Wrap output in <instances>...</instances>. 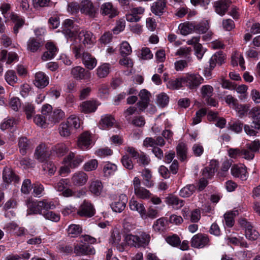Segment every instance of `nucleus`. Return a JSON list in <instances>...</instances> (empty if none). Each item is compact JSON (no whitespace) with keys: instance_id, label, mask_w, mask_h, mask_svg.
<instances>
[{"instance_id":"1","label":"nucleus","mask_w":260,"mask_h":260,"mask_svg":"<svg viewBox=\"0 0 260 260\" xmlns=\"http://www.w3.org/2000/svg\"><path fill=\"white\" fill-rule=\"evenodd\" d=\"M204 80V78L199 74L187 73L182 77L183 84L190 90L197 89Z\"/></svg>"},{"instance_id":"2","label":"nucleus","mask_w":260,"mask_h":260,"mask_svg":"<svg viewBox=\"0 0 260 260\" xmlns=\"http://www.w3.org/2000/svg\"><path fill=\"white\" fill-rule=\"evenodd\" d=\"M125 239L128 245L141 247L146 246L149 243L150 236L149 234L142 232L139 233V235H128Z\"/></svg>"},{"instance_id":"3","label":"nucleus","mask_w":260,"mask_h":260,"mask_svg":"<svg viewBox=\"0 0 260 260\" xmlns=\"http://www.w3.org/2000/svg\"><path fill=\"white\" fill-rule=\"evenodd\" d=\"M190 244L191 247L193 248H203L210 245V240L207 235L198 233L192 237Z\"/></svg>"},{"instance_id":"4","label":"nucleus","mask_w":260,"mask_h":260,"mask_svg":"<svg viewBox=\"0 0 260 260\" xmlns=\"http://www.w3.org/2000/svg\"><path fill=\"white\" fill-rule=\"evenodd\" d=\"M109 243L116 247L119 251H123L124 242L122 239V234L119 229L116 228L112 230L109 238Z\"/></svg>"},{"instance_id":"5","label":"nucleus","mask_w":260,"mask_h":260,"mask_svg":"<svg viewBox=\"0 0 260 260\" xmlns=\"http://www.w3.org/2000/svg\"><path fill=\"white\" fill-rule=\"evenodd\" d=\"M78 38L85 47L90 48L95 43V37L91 31L82 30L78 34Z\"/></svg>"},{"instance_id":"6","label":"nucleus","mask_w":260,"mask_h":260,"mask_svg":"<svg viewBox=\"0 0 260 260\" xmlns=\"http://www.w3.org/2000/svg\"><path fill=\"white\" fill-rule=\"evenodd\" d=\"M71 75L76 80H87L91 78V73L81 66H76L72 68Z\"/></svg>"},{"instance_id":"7","label":"nucleus","mask_w":260,"mask_h":260,"mask_svg":"<svg viewBox=\"0 0 260 260\" xmlns=\"http://www.w3.org/2000/svg\"><path fill=\"white\" fill-rule=\"evenodd\" d=\"M80 12L90 18H94L98 14V10L92 3L88 0L83 1L80 3Z\"/></svg>"},{"instance_id":"8","label":"nucleus","mask_w":260,"mask_h":260,"mask_svg":"<svg viewBox=\"0 0 260 260\" xmlns=\"http://www.w3.org/2000/svg\"><path fill=\"white\" fill-rule=\"evenodd\" d=\"M240 224L245 229V235L248 239L250 240H255L259 236L258 232L253 229L252 226L246 219H241L240 221Z\"/></svg>"},{"instance_id":"9","label":"nucleus","mask_w":260,"mask_h":260,"mask_svg":"<svg viewBox=\"0 0 260 260\" xmlns=\"http://www.w3.org/2000/svg\"><path fill=\"white\" fill-rule=\"evenodd\" d=\"M100 12L102 15L108 16L110 18L116 17L119 14L117 8L110 2L103 4L100 7Z\"/></svg>"},{"instance_id":"10","label":"nucleus","mask_w":260,"mask_h":260,"mask_svg":"<svg viewBox=\"0 0 260 260\" xmlns=\"http://www.w3.org/2000/svg\"><path fill=\"white\" fill-rule=\"evenodd\" d=\"M84 158L83 156H75L74 153L71 152L64 158L63 161L71 168L74 169L78 167L83 162Z\"/></svg>"},{"instance_id":"11","label":"nucleus","mask_w":260,"mask_h":260,"mask_svg":"<svg viewBox=\"0 0 260 260\" xmlns=\"http://www.w3.org/2000/svg\"><path fill=\"white\" fill-rule=\"evenodd\" d=\"M77 213L80 216L90 217L94 214V209L90 203L84 201L81 205Z\"/></svg>"},{"instance_id":"12","label":"nucleus","mask_w":260,"mask_h":260,"mask_svg":"<svg viewBox=\"0 0 260 260\" xmlns=\"http://www.w3.org/2000/svg\"><path fill=\"white\" fill-rule=\"evenodd\" d=\"M231 4L230 0H219L214 3L215 12L220 16H223L227 12Z\"/></svg>"},{"instance_id":"13","label":"nucleus","mask_w":260,"mask_h":260,"mask_svg":"<svg viewBox=\"0 0 260 260\" xmlns=\"http://www.w3.org/2000/svg\"><path fill=\"white\" fill-rule=\"evenodd\" d=\"M50 154V150L44 144H41L37 147L35 154L36 158L40 161H44Z\"/></svg>"},{"instance_id":"14","label":"nucleus","mask_w":260,"mask_h":260,"mask_svg":"<svg viewBox=\"0 0 260 260\" xmlns=\"http://www.w3.org/2000/svg\"><path fill=\"white\" fill-rule=\"evenodd\" d=\"M88 178V176L85 173L82 171H78L73 175L71 181L74 185L81 186L86 184Z\"/></svg>"},{"instance_id":"15","label":"nucleus","mask_w":260,"mask_h":260,"mask_svg":"<svg viewBox=\"0 0 260 260\" xmlns=\"http://www.w3.org/2000/svg\"><path fill=\"white\" fill-rule=\"evenodd\" d=\"M91 134L86 131L81 134L78 141V146L82 150H86L88 148L91 144Z\"/></svg>"},{"instance_id":"16","label":"nucleus","mask_w":260,"mask_h":260,"mask_svg":"<svg viewBox=\"0 0 260 260\" xmlns=\"http://www.w3.org/2000/svg\"><path fill=\"white\" fill-rule=\"evenodd\" d=\"M47 51L43 54L41 58L43 61L50 60L54 57L57 52V48L51 42H47L45 45Z\"/></svg>"},{"instance_id":"17","label":"nucleus","mask_w":260,"mask_h":260,"mask_svg":"<svg viewBox=\"0 0 260 260\" xmlns=\"http://www.w3.org/2000/svg\"><path fill=\"white\" fill-rule=\"evenodd\" d=\"M139 95L141 100L137 105L140 111H144L148 107L151 94L146 89H144L140 91Z\"/></svg>"},{"instance_id":"18","label":"nucleus","mask_w":260,"mask_h":260,"mask_svg":"<svg viewBox=\"0 0 260 260\" xmlns=\"http://www.w3.org/2000/svg\"><path fill=\"white\" fill-rule=\"evenodd\" d=\"M99 105L100 104L96 101H86L81 104L80 110L85 113L94 112Z\"/></svg>"},{"instance_id":"19","label":"nucleus","mask_w":260,"mask_h":260,"mask_svg":"<svg viewBox=\"0 0 260 260\" xmlns=\"http://www.w3.org/2000/svg\"><path fill=\"white\" fill-rule=\"evenodd\" d=\"M166 7L167 4L165 0H158L152 3L151 11L154 15L160 16L165 13Z\"/></svg>"},{"instance_id":"20","label":"nucleus","mask_w":260,"mask_h":260,"mask_svg":"<svg viewBox=\"0 0 260 260\" xmlns=\"http://www.w3.org/2000/svg\"><path fill=\"white\" fill-rule=\"evenodd\" d=\"M231 173L233 176L240 178L242 180H246L248 177L246 167L243 165H234L232 166Z\"/></svg>"},{"instance_id":"21","label":"nucleus","mask_w":260,"mask_h":260,"mask_svg":"<svg viewBox=\"0 0 260 260\" xmlns=\"http://www.w3.org/2000/svg\"><path fill=\"white\" fill-rule=\"evenodd\" d=\"M127 201L126 196L121 194L119 197L118 201H115L111 204V208L115 212H121L125 209Z\"/></svg>"},{"instance_id":"22","label":"nucleus","mask_w":260,"mask_h":260,"mask_svg":"<svg viewBox=\"0 0 260 260\" xmlns=\"http://www.w3.org/2000/svg\"><path fill=\"white\" fill-rule=\"evenodd\" d=\"M34 84L38 88H42L49 84V78L44 73L42 72H38L35 75Z\"/></svg>"},{"instance_id":"23","label":"nucleus","mask_w":260,"mask_h":260,"mask_svg":"<svg viewBox=\"0 0 260 260\" xmlns=\"http://www.w3.org/2000/svg\"><path fill=\"white\" fill-rule=\"evenodd\" d=\"M82 62L87 69L91 70L93 69L96 66L97 60L95 57H93L88 52H83Z\"/></svg>"},{"instance_id":"24","label":"nucleus","mask_w":260,"mask_h":260,"mask_svg":"<svg viewBox=\"0 0 260 260\" xmlns=\"http://www.w3.org/2000/svg\"><path fill=\"white\" fill-rule=\"evenodd\" d=\"M74 253L78 255L93 254L95 253V250L85 244H77L74 246Z\"/></svg>"},{"instance_id":"25","label":"nucleus","mask_w":260,"mask_h":260,"mask_svg":"<svg viewBox=\"0 0 260 260\" xmlns=\"http://www.w3.org/2000/svg\"><path fill=\"white\" fill-rule=\"evenodd\" d=\"M64 116V112L61 109H57L49 114L48 121L50 122V124H53L59 122Z\"/></svg>"},{"instance_id":"26","label":"nucleus","mask_w":260,"mask_h":260,"mask_svg":"<svg viewBox=\"0 0 260 260\" xmlns=\"http://www.w3.org/2000/svg\"><path fill=\"white\" fill-rule=\"evenodd\" d=\"M166 203L176 209H180L184 204V201L179 199L173 194H169L166 198Z\"/></svg>"},{"instance_id":"27","label":"nucleus","mask_w":260,"mask_h":260,"mask_svg":"<svg viewBox=\"0 0 260 260\" xmlns=\"http://www.w3.org/2000/svg\"><path fill=\"white\" fill-rule=\"evenodd\" d=\"M249 114L253 119L252 124L256 129L260 128V107H255L251 109Z\"/></svg>"},{"instance_id":"28","label":"nucleus","mask_w":260,"mask_h":260,"mask_svg":"<svg viewBox=\"0 0 260 260\" xmlns=\"http://www.w3.org/2000/svg\"><path fill=\"white\" fill-rule=\"evenodd\" d=\"M43 46V43L35 38H30L27 42V50L31 52L39 51Z\"/></svg>"},{"instance_id":"29","label":"nucleus","mask_w":260,"mask_h":260,"mask_svg":"<svg viewBox=\"0 0 260 260\" xmlns=\"http://www.w3.org/2000/svg\"><path fill=\"white\" fill-rule=\"evenodd\" d=\"M3 178L4 181L8 184L13 181L17 182L19 180V178L14 173L12 170L7 167L4 169Z\"/></svg>"},{"instance_id":"30","label":"nucleus","mask_w":260,"mask_h":260,"mask_svg":"<svg viewBox=\"0 0 260 260\" xmlns=\"http://www.w3.org/2000/svg\"><path fill=\"white\" fill-rule=\"evenodd\" d=\"M115 122L111 115L106 114L102 116L99 125L102 129H105L112 126Z\"/></svg>"},{"instance_id":"31","label":"nucleus","mask_w":260,"mask_h":260,"mask_svg":"<svg viewBox=\"0 0 260 260\" xmlns=\"http://www.w3.org/2000/svg\"><path fill=\"white\" fill-rule=\"evenodd\" d=\"M194 27V22H188L180 24L178 26V29L181 35L186 36L193 31Z\"/></svg>"},{"instance_id":"32","label":"nucleus","mask_w":260,"mask_h":260,"mask_svg":"<svg viewBox=\"0 0 260 260\" xmlns=\"http://www.w3.org/2000/svg\"><path fill=\"white\" fill-rule=\"evenodd\" d=\"M129 206L131 210L137 211L139 213L141 217H142L145 210L143 204L139 203L136 200H131L129 201Z\"/></svg>"},{"instance_id":"33","label":"nucleus","mask_w":260,"mask_h":260,"mask_svg":"<svg viewBox=\"0 0 260 260\" xmlns=\"http://www.w3.org/2000/svg\"><path fill=\"white\" fill-rule=\"evenodd\" d=\"M18 146L20 153L22 155L26 154V151L31 147V142L25 137L21 138L19 140Z\"/></svg>"},{"instance_id":"34","label":"nucleus","mask_w":260,"mask_h":260,"mask_svg":"<svg viewBox=\"0 0 260 260\" xmlns=\"http://www.w3.org/2000/svg\"><path fill=\"white\" fill-rule=\"evenodd\" d=\"M110 64L104 63L100 65L96 69V75L99 78H104L110 73Z\"/></svg>"},{"instance_id":"35","label":"nucleus","mask_w":260,"mask_h":260,"mask_svg":"<svg viewBox=\"0 0 260 260\" xmlns=\"http://www.w3.org/2000/svg\"><path fill=\"white\" fill-rule=\"evenodd\" d=\"M34 121L36 125L42 128H46L50 124L48 121V117L43 114L37 115L34 119Z\"/></svg>"},{"instance_id":"36","label":"nucleus","mask_w":260,"mask_h":260,"mask_svg":"<svg viewBox=\"0 0 260 260\" xmlns=\"http://www.w3.org/2000/svg\"><path fill=\"white\" fill-rule=\"evenodd\" d=\"M187 148L183 143H180L176 147L177 155L181 161H184L187 156Z\"/></svg>"},{"instance_id":"37","label":"nucleus","mask_w":260,"mask_h":260,"mask_svg":"<svg viewBox=\"0 0 260 260\" xmlns=\"http://www.w3.org/2000/svg\"><path fill=\"white\" fill-rule=\"evenodd\" d=\"M43 210L42 207H39V202H31L28 204V210L27 214H42L43 213L42 212Z\"/></svg>"},{"instance_id":"38","label":"nucleus","mask_w":260,"mask_h":260,"mask_svg":"<svg viewBox=\"0 0 260 260\" xmlns=\"http://www.w3.org/2000/svg\"><path fill=\"white\" fill-rule=\"evenodd\" d=\"M11 17V19L15 23L14 32L16 34L18 32L19 29L23 25L24 20L21 17L15 14H12Z\"/></svg>"},{"instance_id":"39","label":"nucleus","mask_w":260,"mask_h":260,"mask_svg":"<svg viewBox=\"0 0 260 260\" xmlns=\"http://www.w3.org/2000/svg\"><path fill=\"white\" fill-rule=\"evenodd\" d=\"M89 189L96 196L100 195L103 189L102 182L99 180L92 181L91 182Z\"/></svg>"},{"instance_id":"40","label":"nucleus","mask_w":260,"mask_h":260,"mask_svg":"<svg viewBox=\"0 0 260 260\" xmlns=\"http://www.w3.org/2000/svg\"><path fill=\"white\" fill-rule=\"evenodd\" d=\"M167 220L164 217L157 219L153 225V229L157 232L164 231L167 227Z\"/></svg>"},{"instance_id":"41","label":"nucleus","mask_w":260,"mask_h":260,"mask_svg":"<svg viewBox=\"0 0 260 260\" xmlns=\"http://www.w3.org/2000/svg\"><path fill=\"white\" fill-rule=\"evenodd\" d=\"M142 176L143 177V184L147 187L153 186V183L151 180L152 175L149 170L145 169L142 172Z\"/></svg>"},{"instance_id":"42","label":"nucleus","mask_w":260,"mask_h":260,"mask_svg":"<svg viewBox=\"0 0 260 260\" xmlns=\"http://www.w3.org/2000/svg\"><path fill=\"white\" fill-rule=\"evenodd\" d=\"M196 186L193 184H189L182 188L179 192V195L183 198L190 196L196 190Z\"/></svg>"},{"instance_id":"43","label":"nucleus","mask_w":260,"mask_h":260,"mask_svg":"<svg viewBox=\"0 0 260 260\" xmlns=\"http://www.w3.org/2000/svg\"><path fill=\"white\" fill-rule=\"evenodd\" d=\"M158 216V211L152 207H149L147 210L146 209L145 210L142 218L143 219H146L148 218L153 219L157 217Z\"/></svg>"},{"instance_id":"44","label":"nucleus","mask_w":260,"mask_h":260,"mask_svg":"<svg viewBox=\"0 0 260 260\" xmlns=\"http://www.w3.org/2000/svg\"><path fill=\"white\" fill-rule=\"evenodd\" d=\"M134 192L138 198L143 200L148 199L151 196V193L148 190L142 186L134 190Z\"/></svg>"},{"instance_id":"45","label":"nucleus","mask_w":260,"mask_h":260,"mask_svg":"<svg viewBox=\"0 0 260 260\" xmlns=\"http://www.w3.org/2000/svg\"><path fill=\"white\" fill-rule=\"evenodd\" d=\"M238 211H232L224 214V217L225 224L229 227H232L234 224V217L238 214Z\"/></svg>"},{"instance_id":"46","label":"nucleus","mask_w":260,"mask_h":260,"mask_svg":"<svg viewBox=\"0 0 260 260\" xmlns=\"http://www.w3.org/2000/svg\"><path fill=\"white\" fill-rule=\"evenodd\" d=\"M82 232V228L79 225L71 224L68 229V235L71 237H77Z\"/></svg>"},{"instance_id":"47","label":"nucleus","mask_w":260,"mask_h":260,"mask_svg":"<svg viewBox=\"0 0 260 260\" xmlns=\"http://www.w3.org/2000/svg\"><path fill=\"white\" fill-rule=\"evenodd\" d=\"M5 77L6 82L10 85L13 86L18 81L16 75L12 70L8 71L5 74Z\"/></svg>"},{"instance_id":"48","label":"nucleus","mask_w":260,"mask_h":260,"mask_svg":"<svg viewBox=\"0 0 260 260\" xmlns=\"http://www.w3.org/2000/svg\"><path fill=\"white\" fill-rule=\"evenodd\" d=\"M183 81L182 77L180 78H176L169 80L167 83V86L168 88L172 90H175L179 88L182 86Z\"/></svg>"},{"instance_id":"49","label":"nucleus","mask_w":260,"mask_h":260,"mask_svg":"<svg viewBox=\"0 0 260 260\" xmlns=\"http://www.w3.org/2000/svg\"><path fill=\"white\" fill-rule=\"evenodd\" d=\"M192 61L191 57H188V59L179 60L176 61L175 63V69L177 71H181L188 67V63Z\"/></svg>"},{"instance_id":"50","label":"nucleus","mask_w":260,"mask_h":260,"mask_svg":"<svg viewBox=\"0 0 260 260\" xmlns=\"http://www.w3.org/2000/svg\"><path fill=\"white\" fill-rule=\"evenodd\" d=\"M116 170L117 166L110 162L106 163L103 168V172L106 176H109L113 174Z\"/></svg>"},{"instance_id":"51","label":"nucleus","mask_w":260,"mask_h":260,"mask_svg":"<svg viewBox=\"0 0 260 260\" xmlns=\"http://www.w3.org/2000/svg\"><path fill=\"white\" fill-rule=\"evenodd\" d=\"M68 125L71 128L72 127L77 129L80 126V121L79 118L75 115L70 116L67 119V122Z\"/></svg>"},{"instance_id":"52","label":"nucleus","mask_w":260,"mask_h":260,"mask_svg":"<svg viewBox=\"0 0 260 260\" xmlns=\"http://www.w3.org/2000/svg\"><path fill=\"white\" fill-rule=\"evenodd\" d=\"M166 242L170 245L174 247H178L180 245L181 240L179 236L174 234L169 236L166 238Z\"/></svg>"},{"instance_id":"53","label":"nucleus","mask_w":260,"mask_h":260,"mask_svg":"<svg viewBox=\"0 0 260 260\" xmlns=\"http://www.w3.org/2000/svg\"><path fill=\"white\" fill-rule=\"evenodd\" d=\"M191 51L192 50L190 47H180L177 50L175 53V55L185 57L186 58V59H188V57H191L190 56Z\"/></svg>"},{"instance_id":"54","label":"nucleus","mask_w":260,"mask_h":260,"mask_svg":"<svg viewBox=\"0 0 260 260\" xmlns=\"http://www.w3.org/2000/svg\"><path fill=\"white\" fill-rule=\"evenodd\" d=\"M43 216L46 219L49 220L53 222H58L60 220L59 214L51 211L44 212Z\"/></svg>"},{"instance_id":"55","label":"nucleus","mask_w":260,"mask_h":260,"mask_svg":"<svg viewBox=\"0 0 260 260\" xmlns=\"http://www.w3.org/2000/svg\"><path fill=\"white\" fill-rule=\"evenodd\" d=\"M71 127L66 122L61 123L59 127L60 135L62 137H68L71 135Z\"/></svg>"},{"instance_id":"56","label":"nucleus","mask_w":260,"mask_h":260,"mask_svg":"<svg viewBox=\"0 0 260 260\" xmlns=\"http://www.w3.org/2000/svg\"><path fill=\"white\" fill-rule=\"evenodd\" d=\"M228 240L230 243L235 246L240 245L241 247H248V244L243 238L238 239L235 237H229L228 238Z\"/></svg>"},{"instance_id":"57","label":"nucleus","mask_w":260,"mask_h":260,"mask_svg":"<svg viewBox=\"0 0 260 260\" xmlns=\"http://www.w3.org/2000/svg\"><path fill=\"white\" fill-rule=\"evenodd\" d=\"M169 98L165 93H161L157 95V104L161 107H164L168 105Z\"/></svg>"},{"instance_id":"58","label":"nucleus","mask_w":260,"mask_h":260,"mask_svg":"<svg viewBox=\"0 0 260 260\" xmlns=\"http://www.w3.org/2000/svg\"><path fill=\"white\" fill-rule=\"evenodd\" d=\"M132 48L127 42H123L120 47V54L123 56H126L132 53Z\"/></svg>"},{"instance_id":"59","label":"nucleus","mask_w":260,"mask_h":260,"mask_svg":"<svg viewBox=\"0 0 260 260\" xmlns=\"http://www.w3.org/2000/svg\"><path fill=\"white\" fill-rule=\"evenodd\" d=\"M72 50L76 59L82 58L83 53L85 52L84 51L83 47L81 44L73 45L72 47Z\"/></svg>"},{"instance_id":"60","label":"nucleus","mask_w":260,"mask_h":260,"mask_svg":"<svg viewBox=\"0 0 260 260\" xmlns=\"http://www.w3.org/2000/svg\"><path fill=\"white\" fill-rule=\"evenodd\" d=\"M98 166V161L96 159H91L84 165L83 169L85 171L89 172L95 170Z\"/></svg>"},{"instance_id":"61","label":"nucleus","mask_w":260,"mask_h":260,"mask_svg":"<svg viewBox=\"0 0 260 260\" xmlns=\"http://www.w3.org/2000/svg\"><path fill=\"white\" fill-rule=\"evenodd\" d=\"M213 90V87L209 85H203L201 88L202 95L204 98L212 96Z\"/></svg>"},{"instance_id":"62","label":"nucleus","mask_w":260,"mask_h":260,"mask_svg":"<svg viewBox=\"0 0 260 260\" xmlns=\"http://www.w3.org/2000/svg\"><path fill=\"white\" fill-rule=\"evenodd\" d=\"M24 111L28 119L31 118L35 114V107L30 103H26L24 106Z\"/></svg>"},{"instance_id":"63","label":"nucleus","mask_w":260,"mask_h":260,"mask_svg":"<svg viewBox=\"0 0 260 260\" xmlns=\"http://www.w3.org/2000/svg\"><path fill=\"white\" fill-rule=\"evenodd\" d=\"M246 146L254 153L258 152L260 149V141L259 140L256 139L251 143L246 144Z\"/></svg>"},{"instance_id":"64","label":"nucleus","mask_w":260,"mask_h":260,"mask_svg":"<svg viewBox=\"0 0 260 260\" xmlns=\"http://www.w3.org/2000/svg\"><path fill=\"white\" fill-rule=\"evenodd\" d=\"M69 185L70 181L68 179H62L55 185V188L58 191H62Z\"/></svg>"}]
</instances>
